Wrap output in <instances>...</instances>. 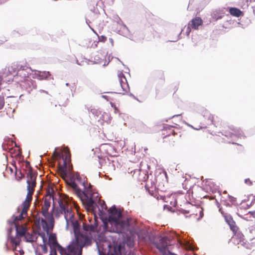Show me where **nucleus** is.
Segmentation results:
<instances>
[{"instance_id":"3","label":"nucleus","mask_w":255,"mask_h":255,"mask_svg":"<svg viewBox=\"0 0 255 255\" xmlns=\"http://www.w3.org/2000/svg\"><path fill=\"white\" fill-rule=\"evenodd\" d=\"M83 237H78L77 240L73 241L66 247H59V252L61 255H82V249L85 246H88L92 244L88 240L82 241Z\"/></svg>"},{"instance_id":"14","label":"nucleus","mask_w":255,"mask_h":255,"mask_svg":"<svg viewBox=\"0 0 255 255\" xmlns=\"http://www.w3.org/2000/svg\"><path fill=\"white\" fill-rule=\"evenodd\" d=\"M183 214L191 213L190 216L195 215V216H198V215L199 214V217L197 218L198 220H200L204 216L203 209L200 206H192L191 210H188V211L184 210L183 211Z\"/></svg>"},{"instance_id":"24","label":"nucleus","mask_w":255,"mask_h":255,"mask_svg":"<svg viewBox=\"0 0 255 255\" xmlns=\"http://www.w3.org/2000/svg\"><path fill=\"white\" fill-rule=\"evenodd\" d=\"M229 12L231 15L237 17L243 16L244 15L243 11H242L240 9L235 7H232L230 8Z\"/></svg>"},{"instance_id":"32","label":"nucleus","mask_w":255,"mask_h":255,"mask_svg":"<svg viewBox=\"0 0 255 255\" xmlns=\"http://www.w3.org/2000/svg\"><path fill=\"white\" fill-rule=\"evenodd\" d=\"M249 214H250L253 217L255 218V211H250Z\"/></svg>"},{"instance_id":"22","label":"nucleus","mask_w":255,"mask_h":255,"mask_svg":"<svg viewBox=\"0 0 255 255\" xmlns=\"http://www.w3.org/2000/svg\"><path fill=\"white\" fill-rule=\"evenodd\" d=\"M16 235L20 237L24 236L26 234V228L23 225H15Z\"/></svg>"},{"instance_id":"23","label":"nucleus","mask_w":255,"mask_h":255,"mask_svg":"<svg viewBox=\"0 0 255 255\" xmlns=\"http://www.w3.org/2000/svg\"><path fill=\"white\" fill-rule=\"evenodd\" d=\"M21 237L18 236L17 235H16L15 237H10V243L12 244L13 246H14L15 248H16L17 246L19 245L20 243L21 242Z\"/></svg>"},{"instance_id":"9","label":"nucleus","mask_w":255,"mask_h":255,"mask_svg":"<svg viewBox=\"0 0 255 255\" xmlns=\"http://www.w3.org/2000/svg\"><path fill=\"white\" fill-rule=\"evenodd\" d=\"M108 212L109 221L116 226V229H119L120 228L119 224L123 221L121 220L122 213L120 211L117 210L115 206L111 208Z\"/></svg>"},{"instance_id":"36","label":"nucleus","mask_w":255,"mask_h":255,"mask_svg":"<svg viewBox=\"0 0 255 255\" xmlns=\"http://www.w3.org/2000/svg\"><path fill=\"white\" fill-rule=\"evenodd\" d=\"M102 39H103V41H106V37L105 36H102Z\"/></svg>"},{"instance_id":"25","label":"nucleus","mask_w":255,"mask_h":255,"mask_svg":"<svg viewBox=\"0 0 255 255\" xmlns=\"http://www.w3.org/2000/svg\"><path fill=\"white\" fill-rule=\"evenodd\" d=\"M236 198L230 195H228L227 198L224 201V205L226 206H231L236 203Z\"/></svg>"},{"instance_id":"42","label":"nucleus","mask_w":255,"mask_h":255,"mask_svg":"<svg viewBox=\"0 0 255 255\" xmlns=\"http://www.w3.org/2000/svg\"><path fill=\"white\" fill-rule=\"evenodd\" d=\"M200 128H201V127H200V128H196V129H200Z\"/></svg>"},{"instance_id":"1","label":"nucleus","mask_w":255,"mask_h":255,"mask_svg":"<svg viewBox=\"0 0 255 255\" xmlns=\"http://www.w3.org/2000/svg\"><path fill=\"white\" fill-rule=\"evenodd\" d=\"M58 206L55 208L54 215L58 218L64 215L66 221V228H72L75 236V240L78 237H83L82 241L87 240L92 244V234L95 233V227L92 225L83 224V231L80 232V226L79 222L74 219V214L72 211V206L69 204L68 199L66 197L59 198Z\"/></svg>"},{"instance_id":"39","label":"nucleus","mask_w":255,"mask_h":255,"mask_svg":"<svg viewBox=\"0 0 255 255\" xmlns=\"http://www.w3.org/2000/svg\"><path fill=\"white\" fill-rule=\"evenodd\" d=\"M177 89H175V90H174V93L175 92H176V91H177Z\"/></svg>"},{"instance_id":"13","label":"nucleus","mask_w":255,"mask_h":255,"mask_svg":"<svg viewBox=\"0 0 255 255\" xmlns=\"http://www.w3.org/2000/svg\"><path fill=\"white\" fill-rule=\"evenodd\" d=\"M203 192L202 188L199 186H196L195 187H193L192 189H189L187 192V194L189 197V199L191 200L190 196V194H191V197L193 199H196L197 198H204L205 196L201 194V192Z\"/></svg>"},{"instance_id":"33","label":"nucleus","mask_w":255,"mask_h":255,"mask_svg":"<svg viewBox=\"0 0 255 255\" xmlns=\"http://www.w3.org/2000/svg\"><path fill=\"white\" fill-rule=\"evenodd\" d=\"M111 105L112 107H113V108H114V109H115V110H117V107H116V106L114 105V103H113L111 102Z\"/></svg>"},{"instance_id":"21","label":"nucleus","mask_w":255,"mask_h":255,"mask_svg":"<svg viewBox=\"0 0 255 255\" xmlns=\"http://www.w3.org/2000/svg\"><path fill=\"white\" fill-rule=\"evenodd\" d=\"M191 27L194 29H198V27L203 23L202 19L199 17H196L193 18L190 22Z\"/></svg>"},{"instance_id":"34","label":"nucleus","mask_w":255,"mask_h":255,"mask_svg":"<svg viewBox=\"0 0 255 255\" xmlns=\"http://www.w3.org/2000/svg\"><path fill=\"white\" fill-rule=\"evenodd\" d=\"M53 154L56 156H61L59 153H57L55 151L53 153Z\"/></svg>"},{"instance_id":"8","label":"nucleus","mask_w":255,"mask_h":255,"mask_svg":"<svg viewBox=\"0 0 255 255\" xmlns=\"http://www.w3.org/2000/svg\"><path fill=\"white\" fill-rule=\"evenodd\" d=\"M119 225L120 228L119 229H116L115 231V232L125 233L126 232L129 231L131 233L135 230L136 221L131 218H129L127 219L126 220L122 221Z\"/></svg>"},{"instance_id":"4","label":"nucleus","mask_w":255,"mask_h":255,"mask_svg":"<svg viewBox=\"0 0 255 255\" xmlns=\"http://www.w3.org/2000/svg\"><path fill=\"white\" fill-rule=\"evenodd\" d=\"M33 194L32 188L28 186L26 198L20 206L21 210L20 212L19 215L16 216H13V222L14 225H18V223L19 221L22 220L27 217V211L29 209L32 201Z\"/></svg>"},{"instance_id":"40","label":"nucleus","mask_w":255,"mask_h":255,"mask_svg":"<svg viewBox=\"0 0 255 255\" xmlns=\"http://www.w3.org/2000/svg\"><path fill=\"white\" fill-rule=\"evenodd\" d=\"M1 80L0 79V86L1 85Z\"/></svg>"},{"instance_id":"28","label":"nucleus","mask_w":255,"mask_h":255,"mask_svg":"<svg viewBox=\"0 0 255 255\" xmlns=\"http://www.w3.org/2000/svg\"><path fill=\"white\" fill-rule=\"evenodd\" d=\"M4 105V100L3 97L0 96V110L3 108Z\"/></svg>"},{"instance_id":"17","label":"nucleus","mask_w":255,"mask_h":255,"mask_svg":"<svg viewBox=\"0 0 255 255\" xmlns=\"http://www.w3.org/2000/svg\"><path fill=\"white\" fill-rule=\"evenodd\" d=\"M120 79V86L122 88V92L119 91V93L124 94V92H127L128 89V85L127 84V80L125 77L123 75V73L120 74L119 75Z\"/></svg>"},{"instance_id":"11","label":"nucleus","mask_w":255,"mask_h":255,"mask_svg":"<svg viewBox=\"0 0 255 255\" xmlns=\"http://www.w3.org/2000/svg\"><path fill=\"white\" fill-rule=\"evenodd\" d=\"M178 129L174 127L166 125L164 126L163 128L162 129V135L163 137L167 136H180V134L176 132V130H178Z\"/></svg>"},{"instance_id":"2","label":"nucleus","mask_w":255,"mask_h":255,"mask_svg":"<svg viewBox=\"0 0 255 255\" xmlns=\"http://www.w3.org/2000/svg\"><path fill=\"white\" fill-rule=\"evenodd\" d=\"M67 183L73 189L87 209H93L95 202L92 199L91 185L86 177H82L78 172L71 174Z\"/></svg>"},{"instance_id":"20","label":"nucleus","mask_w":255,"mask_h":255,"mask_svg":"<svg viewBox=\"0 0 255 255\" xmlns=\"http://www.w3.org/2000/svg\"><path fill=\"white\" fill-rule=\"evenodd\" d=\"M39 237H40L43 241V244L40 245L41 248V250L43 253H46L47 252V236H46V233L44 232H40L39 234Z\"/></svg>"},{"instance_id":"29","label":"nucleus","mask_w":255,"mask_h":255,"mask_svg":"<svg viewBox=\"0 0 255 255\" xmlns=\"http://www.w3.org/2000/svg\"><path fill=\"white\" fill-rule=\"evenodd\" d=\"M127 245L129 247H133V246H134V242H133V241L132 240H131L130 238L128 239Z\"/></svg>"},{"instance_id":"26","label":"nucleus","mask_w":255,"mask_h":255,"mask_svg":"<svg viewBox=\"0 0 255 255\" xmlns=\"http://www.w3.org/2000/svg\"><path fill=\"white\" fill-rule=\"evenodd\" d=\"M145 187L147 188V190H148V192L150 195L156 198V199L158 198L157 191L155 186L151 187L150 188H149L148 187V185H146Z\"/></svg>"},{"instance_id":"27","label":"nucleus","mask_w":255,"mask_h":255,"mask_svg":"<svg viewBox=\"0 0 255 255\" xmlns=\"http://www.w3.org/2000/svg\"><path fill=\"white\" fill-rule=\"evenodd\" d=\"M63 163L71 162V154L69 150L65 151V155H62Z\"/></svg>"},{"instance_id":"18","label":"nucleus","mask_w":255,"mask_h":255,"mask_svg":"<svg viewBox=\"0 0 255 255\" xmlns=\"http://www.w3.org/2000/svg\"><path fill=\"white\" fill-rule=\"evenodd\" d=\"M39 233H37L35 231H33L31 233L27 232L25 235V239L26 242H33L36 241L37 238L39 235Z\"/></svg>"},{"instance_id":"10","label":"nucleus","mask_w":255,"mask_h":255,"mask_svg":"<svg viewBox=\"0 0 255 255\" xmlns=\"http://www.w3.org/2000/svg\"><path fill=\"white\" fill-rule=\"evenodd\" d=\"M171 245L169 238L165 237L161 238L156 244V248L162 254V255H171L168 247Z\"/></svg>"},{"instance_id":"37","label":"nucleus","mask_w":255,"mask_h":255,"mask_svg":"<svg viewBox=\"0 0 255 255\" xmlns=\"http://www.w3.org/2000/svg\"><path fill=\"white\" fill-rule=\"evenodd\" d=\"M229 143H232L233 144H236V143L234 142L233 141H229Z\"/></svg>"},{"instance_id":"15","label":"nucleus","mask_w":255,"mask_h":255,"mask_svg":"<svg viewBox=\"0 0 255 255\" xmlns=\"http://www.w3.org/2000/svg\"><path fill=\"white\" fill-rule=\"evenodd\" d=\"M224 218L227 223L229 225L230 229L234 234H236L238 231L239 228L236 225L232 217L230 215H224Z\"/></svg>"},{"instance_id":"16","label":"nucleus","mask_w":255,"mask_h":255,"mask_svg":"<svg viewBox=\"0 0 255 255\" xmlns=\"http://www.w3.org/2000/svg\"><path fill=\"white\" fill-rule=\"evenodd\" d=\"M243 132L240 129L237 128H233L231 129V131L229 132H226L225 136L226 137H229L233 139V140H235L237 138L241 137L243 136Z\"/></svg>"},{"instance_id":"12","label":"nucleus","mask_w":255,"mask_h":255,"mask_svg":"<svg viewBox=\"0 0 255 255\" xmlns=\"http://www.w3.org/2000/svg\"><path fill=\"white\" fill-rule=\"evenodd\" d=\"M73 167L71 162L65 163L63 165L59 164L58 170L61 175V177L66 180L67 177L68 172H71L72 170Z\"/></svg>"},{"instance_id":"6","label":"nucleus","mask_w":255,"mask_h":255,"mask_svg":"<svg viewBox=\"0 0 255 255\" xmlns=\"http://www.w3.org/2000/svg\"><path fill=\"white\" fill-rule=\"evenodd\" d=\"M53 200V197L50 194L49 190L44 197L43 203L42 204L41 213L45 218L49 221V224H53V219L48 212L51 205V201Z\"/></svg>"},{"instance_id":"19","label":"nucleus","mask_w":255,"mask_h":255,"mask_svg":"<svg viewBox=\"0 0 255 255\" xmlns=\"http://www.w3.org/2000/svg\"><path fill=\"white\" fill-rule=\"evenodd\" d=\"M179 137L176 136L163 137V142L167 146H173Z\"/></svg>"},{"instance_id":"41","label":"nucleus","mask_w":255,"mask_h":255,"mask_svg":"<svg viewBox=\"0 0 255 255\" xmlns=\"http://www.w3.org/2000/svg\"><path fill=\"white\" fill-rule=\"evenodd\" d=\"M224 194L227 193V192L226 191H224Z\"/></svg>"},{"instance_id":"35","label":"nucleus","mask_w":255,"mask_h":255,"mask_svg":"<svg viewBox=\"0 0 255 255\" xmlns=\"http://www.w3.org/2000/svg\"><path fill=\"white\" fill-rule=\"evenodd\" d=\"M102 208L103 209H106L107 208V206L105 204V203L104 202V204H103V205L102 206Z\"/></svg>"},{"instance_id":"43","label":"nucleus","mask_w":255,"mask_h":255,"mask_svg":"<svg viewBox=\"0 0 255 255\" xmlns=\"http://www.w3.org/2000/svg\"><path fill=\"white\" fill-rule=\"evenodd\" d=\"M24 176L23 175H22V176ZM22 177H20V179H22Z\"/></svg>"},{"instance_id":"5","label":"nucleus","mask_w":255,"mask_h":255,"mask_svg":"<svg viewBox=\"0 0 255 255\" xmlns=\"http://www.w3.org/2000/svg\"><path fill=\"white\" fill-rule=\"evenodd\" d=\"M41 224L44 232H46V236H48V240H47V244L54 250L57 249L59 251V247H61L58 244L56 236L55 234H49V231L53 229V224H48L46 220L41 219Z\"/></svg>"},{"instance_id":"31","label":"nucleus","mask_w":255,"mask_h":255,"mask_svg":"<svg viewBox=\"0 0 255 255\" xmlns=\"http://www.w3.org/2000/svg\"><path fill=\"white\" fill-rule=\"evenodd\" d=\"M217 205L218 207L219 208V211L221 213V214H223V212L222 211V209L221 207H220V204L219 203V202H217Z\"/></svg>"},{"instance_id":"38","label":"nucleus","mask_w":255,"mask_h":255,"mask_svg":"<svg viewBox=\"0 0 255 255\" xmlns=\"http://www.w3.org/2000/svg\"><path fill=\"white\" fill-rule=\"evenodd\" d=\"M103 98H104L105 99H107V96H103Z\"/></svg>"},{"instance_id":"30","label":"nucleus","mask_w":255,"mask_h":255,"mask_svg":"<svg viewBox=\"0 0 255 255\" xmlns=\"http://www.w3.org/2000/svg\"><path fill=\"white\" fill-rule=\"evenodd\" d=\"M245 182L249 185H251L252 184V182L250 180V179H246L245 180Z\"/></svg>"},{"instance_id":"7","label":"nucleus","mask_w":255,"mask_h":255,"mask_svg":"<svg viewBox=\"0 0 255 255\" xmlns=\"http://www.w3.org/2000/svg\"><path fill=\"white\" fill-rule=\"evenodd\" d=\"M25 167L28 169V171L27 172V181L26 183L27 184V188L29 186L32 189V193L34 191V188L36 186V179L37 176V173L34 171L32 167L30 166V162L28 161H26L24 162Z\"/></svg>"}]
</instances>
